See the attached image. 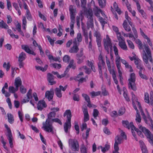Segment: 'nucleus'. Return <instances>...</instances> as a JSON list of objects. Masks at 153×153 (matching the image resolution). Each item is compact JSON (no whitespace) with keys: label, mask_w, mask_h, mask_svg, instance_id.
Returning a JSON list of instances; mask_svg holds the SVG:
<instances>
[{"label":"nucleus","mask_w":153,"mask_h":153,"mask_svg":"<svg viewBox=\"0 0 153 153\" xmlns=\"http://www.w3.org/2000/svg\"><path fill=\"white\" fill-rule=\"evenodd\" d=\"M8 26L3 20H2L0 22V28L7 29L8 28Z\"/></svg>","instance_id":"obj_39"},{"label":"nucleus","mask_w":153,"mask_h":153,"mask_svg":"<svg viewBox=\"0 0 153 153\" xmlns=\"http://www.w3.org/2000/svg\"><path fill=\"white\" fill-rule=\"evenodd\" d=\"M119 45L121 48L124 50H127V46L124 40L120 41L119 42Z\"/></svg>","instance_id":"obj_25"},{"label":"nucleus","mask_w":153,"mask_h":153,"mask_svg":"<svg viewBox=\"0 0 153 153\" xmlns=\"http://www.w3.org/2000/svg\"><path fill=\"white\" fill-rule=\"evenodd\" d=\"M100 149H101V151L103 153H105L107 151H108L110 148V146L108 144H105L104 147L100 146Z\"/></svg>","instance_id":"obj_37"},{"label":"nucleus","mask_w":153,"mask_h":153,"mask_svg":"<svg viewBox=\"0 0 153 153\" xmlns=\"http://www.w3.org/2000/svg\"><path fill=\"white\" fill-rule=\"evenodd\" d=\"M129 25L132 27V30L134 34V36L136 38H137L138 35L137 31L134 27V25H133L132 22H129Z\"/></svg>","instance_id":"obj_35"},{"label":"nucleus","mask_w":153,"mask_h":153,"mask_svg":"<svg viewBox=\"0 0 153 153\" xmlns=\"http://www.w3.org/2000/svg\"><path fill=\"white\" fill-rule=\"evenodd\" d=\"M20 90L21 93L23 94H25L26 92L27 89L24 87L23 85H22L20 87Z\"/></svg>","instance_id":"obj_51"},{"label":"nucleus","mask_w":153,"mask_h":153,"mask_svg":"<svg viewBox=\"0 0 153 153\" xmlns=\"http://www.w3.org/2000/svg\"><path fill=\"white\" fill-rule=\"evenodd\" d=\"M68 87V85H66L64 87H63L61 85H60L59 86V88H58L59 89H60V91H65Z\"/></svg>","instance_id":"obj_60"},{"label":"nucleus","mask_w":153,"mask_h":153,"mask_svg":"<svg viewBox=\"0 0 153 153\" xmlns=\"http://www.w3.org/2000/svg\"><path fill=\"white\" fill-rule=\"evenodd\" d=\"M94 36L96 37V41L98 47H100L101 45V38L100 33L99 32L96 31L94 33Z\"/></svg>","instance_id":"obj_19"},{"label":"nucleus","mask_w":153,"mask_h":153,"mask_svg":"<svg viewBox=\"0 0 153 153\" xmlns=\"http://www.w3.org/2000/svg\"><path fill=\"white\" fill-rule=\"evenodd\" d=\"M7 136L8 137V139L9 141V143L10 145V146L11 148H12L13 147V138L12 137V134H7Z\"/></svg>","instance_id":"obj_33"},{"label":"nucleus","mask_w":153,"mask_h":153,"mask_svg":"<svg viewBox=\"0 0 153 153\" xmlns=\"http://www.w3.org/2000/svg\"><path fill=\"white\" fill-rule=\"evenodd\" d=\"M131 123L133 122H131L129 123L127 120H123L122 121L123 126L128 129H129L130 128H131Z\"/></svg>","instance_id":"obj_27"},{"label":"nucleus","mask_w":153,"mask_h":153,"mask_svg":"<svg viewBox=\"0 0 153 153\" xmlns=\"http://www.w3.org/2000/svg\"><path fill=\"white\" fill-rule=\"evenodd\" d=\"M139 142L140 145V147L142 149V153H148V150L146 147L143 142L142 140H140L139 141Z\"/></svg>","instance_id":"obj_24"},{"label":"nucleus","mask_w":153,"mask_h":153,"mask_svg":"<svg viewBox=\"0 0 153 153\" xmlns=\"http://www.w3.org/2000/svg\"><path fill=\"white\" fill-rule=\"evenodd\" d=\"M82 109L84 116V122H86L89 120V116L88 113L87 108L86 106H83Z\"/></svg>","instance_id":"obj_15"},{"label":"nucleus","mask_w":153,"mask_h":153,"mask_svg":"<svg viewBox=\"0 0 153 153\" xmlns=\"http://www.w3.org/2000/svg\"><path fill=\"white\" fill-rule=\"evenodd\" d=\"M117 35V38L119 42L122 40H124V39L121 36V33L120 32H118L116 33Z\"/></svg>","instance_id":"obj_61"},{"label":"nucleus","mask_w":153,"mask_h":153,"mask_svg":"<svg viewBox=\"0 0 153 153\" xmlns=\"http://www.w3.org/2000/svg\"><path fill=\"white\" fill-rule=\"evenodd\" d=\"M56 115V113L54 111L50 112L48 115V118L46 122L43 123L42 128L46 132L53 133L52 121L55 117Z\"/></svg>","instance_id":"obj_1"},{"label":"nucleus","mask_w":153,"mask_h":153,"mask_svg":"<svg viewBox=\"0 0 153 153\" xmlns=\"http://www.w3.org/2000/svg\"><path fill=\"white\" fill-rule=\"evenodd\" d=\"M132 94V104L135 109H137L136 105L140 108L141 105L140 103L137 101V98L136 97L135 95L134 94L133 92H131Z\"/></svg>","instance_id":"obj_10"},{"label":"nucleus","mask_w":153,"mask_h":153,"mask_svg":"<svg viewBox=\"0 0 153 153\" xmlns=\"http://www.w3.org/2000/svg\"><path fill=\"white\" fill-rule=\"evenodd\" d=\"M103 42L105 49L107 51V53L109 54V50L108 46H110V45H111L112 43L111 42V40L108 35H106V38H105L103 39Z\"/></svg>","instance_id":"obj_8"},{"label":"nucleus","mask_w":153,"mask_h":153,"mask_svg":"<svg viewBox=\"0 0 153 153\" xmlns=\"http://www.w3.org/2000/svg\"><path fill=\"white\" fill-rule=\"evenodd\" d=\"M90 131V128H88L86 131V136L85 137L84 136L83 134V137L84 139H87L88 137L89 132Z\"/></svg>","instance_id":"obj_59"},{"label":"nucleus","mask_w":153,"mask_h":153,"mask_svg":"<svg viewBox=\"0 0 153 153\" xmlns=\"http://www.w3.org/2000/svg\"><path fill=\"white\" fill-rule=\"evenodd\" d=\"M123 140L119 135H117L115 137L114 140L115 143L114 147L119 148L118 145L121 143V141Z\"/></svg>","instance_id":"obj_17"},{"label":"nucleus","mask_w":153,"mask_h":153,"mask_svg":"<svg viewBox=\"0 0 153 153\" xmlns=\"http://www.w3.org/2000/svg\"><path fill=\"white\" fill-rule=\"evenodd\" d=\"M10 62H8L7 64L6 62H4L3 65V67L6 69L7 71H8L10 68Z\"/></svg>","instance_id":"obj_42"},{"label":"nucleus","mask_w":153,"mask_h":153,"mask_svg":"<svg viewBox=\"0 0 153 153\" xmlns=\"http://www.w3.org/2000/svg\"><path fill=\"white\" fill-rule=\"evenodd\" d=\"M22 81L19 77H18L15 79L14 82V85L16 87L19 89V87L22 85Z\"/></svg>","instance_id":"obj_23"},{"label":"nucleus","mask_w":153,"mask_h":153,"mask_svg":"<svg viewBox=\"0 0 153 153\" xmlns=\"http://www.w3.org/2000/svg\"><path fill=\"white\" fill-rule=\"evenodd\" d=\"M136 43L138 44L139 48L140 49H142V44L141 42L139 39L136 40Z\"/></svg>","instance_id":"obj_53"},{"label":"nucleus","mask_w":153,"mask_h":153,"mask_svg":"<svg viewBox=\"0 0 153 153\" xmlns=\"http://www.w3.org/2000/svg\"><path fill=\"white\" fill-rule=\"evenodd\" d=\"M99 114V112L97 109H94L93 116L95 118H96V117L98 116Z\"/></svg>","instance_id":"obj_54"},{"label":"nucleus","mask_w":153,"mask_h":153,"mask_svg":"<svg viewBox=\"0 0 153 153\" xmlns=\"http://www.w3.org/2000/svg\"><path fill=\"white\" fill-rule=\"evenodd\" d=\"M135 110L137 111V114L136 115V118L135 119V120L137 122L140 123L141 122V120L140 114L137 108V109Z\"/></svg>","instance_id":"obj_30"},{"label":"nucleus","mask_w":153,"mask_h":153,"mask_svg":"<svg viewBox=\"0 0 153 153\" xmlns=\"http://www.w3.org/2000/svg\"><path fill=\"white\" fill-rule=\"evenodd\" d=\"M55 93L57 97L59 98H61L62 97V93L61 91L58 88H56L55 90Z\"/></svg>","instance_id":"obj_32"},{"label":"nucleus","mask_w":153,"mask_h":153,"mask_svg":"<svg viewBox=\"0 0 153 153\" xmlns=\"http://www.w3.org/2000/svg\"><path fill=\"white\" fill-rule=\"evenodd\" d=\"M129 47L132 49H134V46L133 42L130 40H127Z\"/></svg>","instance_id":"obj_49"},{"label":"nucleus","mask_w":153,"mask_h":153,"mask_svg":"<svg viewBox=\"0 0 153 153\" xmlns=\"http://www.w3.org/2000/svg\"><path fill=\"white\" fill-rule=\"evenodd\" d=\"M144 100L146 102L149 103V95L148 93L145 94Z\"/></svg>","instance_id":"obj_47"},{"label":"nucleus","mask_w":153,"mask_h":153,"mask_svg":"<svg viewBox=\"0 0 153 153\" xmlns=\"http://www.w3.org/2000/svg\"><path fill=\"white\" fill-rule=\"evenodd\" d=\"M8 87L7 83L6 82L5 83L4 86L3 87L1 90L2 93L4 94L5 96L6 97H9L10 95V94L7 91L6 92L5 89V88L7 89Z\"/></svg>","instance_id":"obj_22"},{"label":"nucleus","mask_w":153,"mask_h":153,"mask_svg":"<svg viewBox=\"0 0 153 153\" xmlns=\"http://www.w3.org/2000/svg\"><path fill=\"white\" fill-rule=\"evenodd\" d=\"M116 64L118 70L120 69L121 67L120 61H121V59L119 55L116 56Z\"/></svg>","instance_id":"obj_26"},{"label":"nucleus","mask_w":153,"mask_h":153,"mask_svg":"<svg viewBox=\"0 0 153 153\" xmlns=\"http://www.w3.org/2000/svg\"><path fill=\"white\" fill-rule=\"evenodd\" d=\"M47 79L50 83L51 85H52L55 84L56 83V82L54 80V76L51 73H48L47 74Z\"/></svg>","instance_id":"obj_18"},{"label":"nucleus","mask_w":153,"mask_h":153,"mask_svg":"<svg viewBox=\"0 0 153 153\" xmlns=\"http://www.w3.org/2000/svg\"><path fill=\"white\" fill-rule=\"evenodd\" d=\"M132 22L130 20H125L123 24V26L125 30L127 32L131 30L130 27L128 26V23L129 24V22Z\"/></svg>","instance_id":"obj_21"},{"label":"nucleus","mask_w":153,"mask_h":153,"mask_svg":"<svg viewBox=\"0 0 153 153\" xmlns=\"http://www.w3.org/2000/svg\"><path fill=\"white\" fill-rule=\"evenodd\" d=\"M134 130L137 132L138 134L140 136L142 137H143V135L142 132L140 131L138 128H134Z\"/></svg>","instance_id":"obj_56"},{"label":"nucleus","mask_w":153,"mask_h":153,"mask_svg":"<svg viewBox=\"0 0 153 153\" xmlns=\"http://www.w3.org/2000/svg\"><path fill=\"white\" fill-rule=\"evenodd\" d=\"M27 99H24L22 101V102L23 103H25L29 102L30 99L32 98V97L31 94H29L28 93H27Z\"/></svg>","instance_id":"obj_41"},{"label":"nucleus","mask_w":153,"mask_h":153,"mask_svg":"<svg viewBox=\"0 0 153 153\" xmlns=\"http://www.w3.org/2000/svg\"><path fill=\"white\" fill-rule=\"evenodd\" d=\"M82 95V96L84 98L85 101H86L87 102L90 101L89 97L87 94H83Z\"/></svg>","instance_id":"obj_55"},{"label":"nucleus","mask_w":153,"mask_h":153,"mask_svg":"<svg viewBox=\"0 0 153 153\" xmlns=\"http://www.w3.org/2000/svg\"><path fill=\"white\" fill-rule=\"evenodd\" d=\"M100 91H98L97 92L92 91L91 93V94L92 97L99 95H100Z\"/></svg>","instance_id":"obj_58"},{"label":"nucleus","mask_w":153,"mask_h":153,"mask_svg":"<svg viewBox=\"0 0 153 153\" xmlns=\"http://www.w3.org/2000/svg\"><path fill=\"white\" fill-rule=\"evenodd\" d=\"M95 7L94 8L93 10L95 12V15L99 19H103V18H102V17L99 18V15L100 13H101L102 15V16H105V18H107L106 16L105 15V14L97 6H94Z\"/></svg>","instance_id":"obj_11"},{"label":"nucleus","mask_w":153,"mask_h":153,"mask_svg":"<svg viewBox=\"0 0 153 153\" xmlns=\"http://www.w3.org/2000/svg\"><path fill=\"white\" fill-rule=\"evenodd\" d=\"M143 71H139V75L140 77L143 79L147 80L148 78L147 76L143 74H142Z\"/></svg>","instance_id":"obj_48"},{"label":"nucleus","mask_w":153,"mask_h":153,"mask_svg":"<svg viewBox=\"0 0 153 153\" xmlns=\"http://www.w3.org/2000/svg\"><path fill=\"white\" fill-rule=\"evenodd\" d=\"M47 105L44 100L39 101L37 105V108L39 110L42 111L44 108H46Z\"/></svg>","instance_id":"obj_16"},{"label":"nucleus","mask_w":153,"mask_h":153,"mask_svg":"<svg viewBox=\"0 0 153 153\" xmlns=\"http://www.w3.org/2000/svg\"><path fill=\"white\" fill-rule=\"evenodd\" d=\"M73 99L74 101H79V96L77 94H74Z\"/></svg>","instance_id":"obj_57"},{"label":"nucleus","mask_w":153,"mask_h":153,"mask_svg":"<svg viewBox=\"0 0 153 153\" xmlns=\"http://www.w3.org/2000/svg\"><path fill=\"white\" fill-rule=\"evenodd\" d=\"M81 153H87L86 148L83 146L80 148Z\"/></svg>","instance_id":"obj_64"},{"label":"nucleus","mask_w":153,"mask_h":153,"mask_svg":"<svg viewBox=\"0 0 153 153\" xmlns=\"http://www.w3.org/2000/svg\"><path fill=\"white\" fill-rule=\"evenodd\" d=\"M134 128H136L134 126L133 123H131V131L132 134V135L134 137L136 140L137 141V139L136 137L135 132L134 131Z\"/></svg>","instance_id":"obj_28"},{"label":"nucleus","mask_w":153,"mask_h":153,"mask_svg":"<svg viewBox=\"0 0 153 153\" xmlns=\"http://www.w3.org/2000/svg\"><path fill=\"white\" fill-rule=\"evenodd\" d=\"M87 25L88 28H92L94 25L93 20H88Z\"/></svg>","instance_id":"obj_46"},{"label":"nucleus","mask_w":153,"mask_h":153,"mask_svg":"<svg viewBox=\"0 0 153 153\" xmlns=\"http://www.w3.org/2000/svg\"><path fill=\"white\" fill-rule=\"evenodd\" d=\"M8 90L9 91V93L10 94V93L14 94L16 92L18 91V88L16 87L15 88L13 86H10L9 87Z\"/></svg>","instance_id":"obj_31"},{"label":"nucleus","mask_w":153,"mask_h":153,"mask_svg":"<svg viewBox=\"0 0 153 153\" xmlns=\"http://www.w3.org/2000/svg\"><path fill=\"white\" fill-rule=\"evenodd\" d=\"M48 67V65H46L44 68L39 66H36L35 68L37 70L42 71H45L46 70Z\"/></svg>","instance_id":"obj_38"},{"label":"nucleus","mask_w":153,"mask_h":153,"mask_svg":"<svg viewBox=\"0 0 153 153\" xmlns=\"http://www.w3.org/2000/svg\"><path fill=\"white\" fill-rule=\"evenodd\" d=\"M83 49L81 48L80 51L76 55V59L78 64H81L84 62V59L86 58V56L84 55L83 52Z\"/></svg>","instance_id":"obj_6"},{"label":"nucleus","mask_w":153,"mask_h":153,"mask_svg":"<svg viewBox=\"0 0 153 153\" xmlns=\"http://www.w3.org/2000/svg\"><path fill=\"white\" fill-rule=\"evenodd\" d=\"M26 58V55L25 53L23 52L21 53L19 55L18 60L23 61Z\"/></svg>","instance_id":"obj_29"},{"label":"nucleus","mask_w":153,"mask_h":153,"mask_svg":"<svg viewBox=\"0 0 153 153\" xmlns=\"http://www.w3.org/2000/svg\"><path fill=\"white\" fill-rule=\"evenodd\" d=\"M145 51H143L144 53L143 54V61L146 64L148 63V56H151V53L150 49L149 46L146 44L143 45Z\"/></svg>","instance_id":"obj_4"},{"label":"nucleus","mask_w":153,"mask_h":153,"mask_svg":"<svg viewBox=\"0 0 153 153\" xmlns=\"http://www.w3.org/2000/svg\"><path fill=\"white\" fill-rule=\"evenodd\" d=\"M50 66L53 67L54 68H57L59 69L61 67V65L60 64H58L56 63L51 64Z\"/></svg>","instance_id":"obj_45"},{"label":"nucleus","mask_w":153,"mask_h":153,"mask_svg":"<svg viewBox=\"0 0 153 153\" xmlns=\"http://www.w3.org/2000/svg\"><path fill=\"white\" fill-rule=\"evenodd\" d=\"M7 118L9 122L10 123H12L14 121V119L12 114L10 113L7 114Z\"/></svg>","instance_id":"obj_34"},{"label":"nucleus","mask_w":153,"mask_h":153,"mask_svg":"<svg viewBox=\"0 0 153 153\" xmlns=\"http://www.w3.org/2000/svg\"><path fill=\"white\" fill-rule=\"evenodd\" d=\"M125 112V109L124 108H121L118 111V114L119 115H121L123 114Z\"/></svg>","instance_id":"obj_63"},{"label":"nucleus","mask_w":153,"mask_h":153,"mask_svg":"<svg viewBox=\"0 0 153 153\" xmlns=\"http://www.w3.org/2000/svg\"><path fill=\"white\" fill-rule=\"evenodd\" d=\"M103 2L102 0H100V1L99 2V5L102 8L106 4V0H103Z\"/></svg>","instance_id":"obj_52"},{"label":"nucleus","mask_w":153,"mask_h":153,"mask_svg":"<svg viewBox=\"0 0 153 153\" xmlns=\"http://www.w3.org/2000/svg\"><path fill=\"white\" fill-rule=\"evenodd\" d=\"M70 59V57L68 55H65L63 57V61L65 62L68 63Z\"/></svg>","instance_id":"obj_50"},{"label":"nucleus","mask_w":153,"mask_h":153,"mask_svg":"<svg viewBox=\"0 0 153 153\" xmlns=\"http://www.w3.org/2000/svg\"><path fill=\"white\" fill-rule=\"evenodd\" d=\"M66 71H65L64 73L61 75H59L58 72L56 71H53L52 73L53 74L56 75L57 77L59 79H61L64 77H65L67 79L70 77V75L68 74H67L66 73Z\"/></svg>","instance_id":"obj_14"},{"label":"nucleus","mask_w":153,"mask_h":153,"mask_svg":"<svg viewBox=\"0 0 153 153\" xmlns=\"http://www.w3.org/2000/svg\"><path fill=\"white\" fill-rule=\"evenodd\" d=\"M135 75L134 73H132L130 74V78L128 79L129 82L128 83V87L130 89L135 91L137 90V87L135 83Z\"/></svg>","instance_id":"obj_3"},{"label":"nucleus","mask_w":153,"mask_h":153,"mask_svg":"<svg viewBox=\"0 0 153 153\" xmlns=\"http://www.w3.org/2000/svg\"><path fill=\"white\" fill-rule=\"evenodd\" d=\"M71 19H74L76 13L75 7L72 5H70L69 7Z\"/></svg>","instance_id":"obj_13"},{"label":"nucleus","mask_w":153,"mask_h":153,"mask_svg":"<svg viewBox=\"0 0 153 153\" xmlns=\"http://www.w3.org/2000/svg\"><path fill=\"white\" fill-rule=\"evenodd\" d=\"M74 39H76V42L79 44V42L82 41V36L80 33H78L77 34V37Z\"/></svg>","instance_id":"obj_44"},{"label":"nucleus","mask_w":153,"mask_h":153,"mask_svg":"<svg viewBox=\"0 0 153 153\" xmlns=\"http://www.w3.org/2000/svg\"><path fill=\"white\" fill-rule=\"evenodd\" d=\"M138 127L142 132L147 134V137L151 140L150 143L152 144L153 146V134H151V132L148 130L145 127H142V126L139 125Z\"/></svg>","instance_id":"obj_7"},{"label":"nucleus","mask_w":153,"mask_h":153,"mask_svg":"<svg viewBox=\"0 0 153 153\" xmlns=\"http://www.w3.org/2000/svg\"><path fill=\"white\" fill-rule=\"evenodd\" d=\"M67 116V120L64 124V128L66 133H67L68 130L70 129L71 127V119L72 117L71 111L70 110H66L64 114V117Z\"/></svg>","instance_id":"obj_2"},{"label":"nucleus","mask_w":153,"mask_h":153,"mask_svg":"<svg viewBox=\"0 0 153 153\" xmlns=\"http://www.w3.org/2000/svg\"><path fill=\"white\" fill-rule=\"evenodd\" d=\"M119 131L120 132V137L122 138V139H124L125 140L127 139V137L125 134V133L122 130H121L120 129H119Z\"/></svg>","instance_id":"obj_43"},{"label":"nucleus","mask_w":153,"mask_h":153,"mask_svg":"<svg viewBox=\"0 0 153 153\" xmlns=\"http://www.w3.org/2000/svg\"><path fill=\"white\" fill-rule=\"evenodd\" d=\"M87 18L88 19H93L92 16L93 15V12L91 10H88L86 13Z\"/></svg>","instance_id":"obj_36"},{"label":"nucleus","mask_w":153,"mask_h":153,"mask_svg":"<svg viewBox=\"0 0 153 153\" xmlns=\"http://www.w3.org/2000/svg\"><path fill=\"white\" fill-rule=\"evenodd\" d=\"M69 146H71V148L74 152L78 151L79 149V143L76 139H70L68 140Z\"/></svg>","instance_id":"obj_5"},{"label":"nucleus","mask_w":153,"mask_h":153,"mask_svg":"<svg viewBox=\"0 0 153 153\" xmlns=\"http://www.w3.org/2000/svg\"><path fill=\"white\" fill-rule=\"evenodd\" d=\"M98 67H100L102 68V66L103 67L105 65V63L103 60L99 61L98 64Z\"/></svg>","instance_id":"obj_62"},{"label":"nucleus","mask_w":153,"mask_h":153,"mask_svg":"<svg viewBox=\"0 0 153 153\" xmlns=\"http://www.w3.org/2000/svg\"><path fill=\"white\" fill-rule=\"evenodd\" d=\"M74 62V61L73 59L71 60V61L69 63L68 65L66 68L65 71H67L66 72V73L67 74H68V73L69 71V68H71V67H72V66H73V65H74V64H73Z\"/></svg>","instance_id":"obj_40"},{"label":"nucleus","mask_w":153,"mask_h":153,"mask_svg":"<svg viewBox=\"0 0 153 153\" xmlns=\"http://www.w3.org/2000/svg\"><path fill=\"white\" fill-rule=\"evenodd\" d=\"M54 94V91L53 89H51L50 91L46 92L45 97L47 98L49 101L51 100L53 98Z\"/></svg>","instance_id":"obj_12"},{"label":"nucleus","mask_w":153,"mask_h":153,"mask_svg":"<svg viewBox=\"0 0 153 153\" xmlns=\"http://www.w3.org/2000/svg\"><path fill=\"white\" fill-rule=\"evenodd\" d=\"M22 48L28 53L34 56L36 54L33 51L30 50L29 47L27 45H22Z\"/></svg>","instance_id":"obj_20"},{"label":"nucleus","mask_w":153,"mask_h":153,"mask_svg":"<svg viewBox=\"0 0 153 153\" xmlns=\"http://www.w3.org/2000/svg\"><path fill=\"white\" fill-rule=\"evenodd\" d=\"M73 45L69 50L70 53H76L79 50L78 46L79 44L76 41V39H74L73 42Z\"/></svg>","instance_id":"obj_9"}]
</instances>
